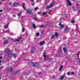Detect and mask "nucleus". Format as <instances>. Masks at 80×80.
I'll use <instances>...</instances> for the list:
<instances>
[{
	"mask_svg": "<svg viewBox=\"0 0 80 80\" xmlns=\"http://www.w3.org/2000/svg\"><path fill=\"white\" fill-rule=\"evenodd\" d=\"M52 12V11L51 10H48L47 11V13H50Z\"/></svg>",
	"mask_w": 80,
	"mask_h": 80,
	"instance_id": "obj_24",
	"label": "nucleus"
},
{
	"mask_svg": "<svg viewBox=\"0 0 80 80\" xmlns=\"http://www.w3.org/2000/svg\"><path fill=\"white\" fill-rule=\"evenodd\" d=\"M0 55H1V54H0Z\"/></svg>",
	"mask_w": 80,
	"mask_h": 80,
	"instance_id": "obj_53",
	"label": "nucleus"
},
{
	"mask_svg": "<svg viewBox=\"0 0 80 80\" xmlns=\"http://www.w3.org/2000/svg\"><path fill=\"white\" fill-rule=\"evenodd\" d=\"M13 71V68H8L7 69V72H12Z\"/></svg>",
	"mask_w": 80,
	"mask_h": 80,
	"instance_id": "obj_5",
	"label": "nucleus"
},
{
	"mask_svg": "<svg viewBox=\"0 0 80 80\" xmlns=\"http://www.w3.org/2000/svg\"><path fill=\"white\" fill-rule=\"evenodd\" d=\"M54 37H55V36H54V35H52V36L51 37V40H52V39H53V38H54Z\"/></svg>",
	"mask_w": 80,
	"mask_h": 80,
	"instance_id": "obj_22",
	"label": "nucleus"
},
{
	"mask_svg": "<svg viewBox=\"0 0 80 80\" xmlns=\"http://www.w3.org/2000/svg\"><path fill=\"white\" fill-rule=\"evenodd\" d=\"M41 13H42V12H38V14H39V15H40V14H41Z\"/></svg>",
	"mask_w": 80,
	"mask_h": 80,
	"instance_id": "obj_38",
	"label": "nucleus"
},
{
	"mask_svg": "<svg viewBox=\"0 0 80 80\" xmlns=\"http://www.w3.org/2000/svg\"><path fill=\"white\" fill-rule=\"evenodd\" d=\"M26 11L30 15L33 14V12H32V9H28L26 10Z\"/></svg>",
	"mask_w": 80,
	"mask_h": 80,
	"instance_id": "obj_3",
	"label": "nucleus"
},
{
	"mask_svg": "<svg viewBox=\"0 0 80 80\" xmlns=\"http://www.w3.org/2000/svg\"><path fill=\"white\" fill-rule=\"evenodd\" d=\"M64 27H65V25H64V24H62L61 25V26H60V27L59 28L60 30H62V29H63Z\"/></svg>",
	"mask_w": 80,
	"mask_h": 80,
	"instance_id": "obj_6",
	"label": "nucleus"
},
{
	"mask_svg": "<svg viewBox=\"0 0 80 80\" xmlns=\"http://www.w3.org/2000/svg\"><path fill=\"white\" fill-rule=\"evenodd\" d=\"M44 25L43 24H42L40 26V27L41 28H43V27Z\"/></svg>",
	"mask_w": 80,
	"mask_h": 80,
	"instance_id": "obj_32",
	"label": "nucleus"
},
{
	"mask_svg": "<svg viewBox=\"0 0 80 80\" xmlns=\"http://www.w3.org/2000/svg\"><path fill=\"white\" fill-rule=\"evenodd\" d=\"M36 36L37 37H38L39 36H40V33L39 32H37L36 33Z\"/></svg>",
	"mask_w": 80,
	"mask_h": 80,
	"instance_id": "obj_14",
	"label": "nucleus"
},
{
	"mask_svg": "<svg viewBox=\"0 0 80 80\" xmlns=\"http://www.w3.org/2000/svg\"><path fill=\"white\" fill-rule=\"evenodd\" d=\"M46 14H47V13L43 12L42 13V16H44V15H45Z\"/></svg>",
	"mask_w": 80,
	"mask_h": 80,
	"instance_id": "obj_18",
	"label": "nucleus"
},
{
	"mask_svg": "<svg viewBox=\"0 0 80 80\" xmlns=\"http://www.w3.org/2000/svg\"><path fill=\"white\" fill-rule=\"evenodd\" d=\"M32 5V6H33L34 5V4L33 3H31Z\"/></svg>",
	"mask_w": 80,
	"mask_h": 80,
	"instance_id": "obj_41",
	"label": "nucleus"
},
{
	"mask_svg": "<svg viewBox=\"0 0 80 80\" xmlns=\"http://www.w3.org/2000/svg\"><path fill=\"white\" fill-rule=\"evenodd\" d=\"M71 22L72 23H75V21H74V20H72L71 21Z\"/></svg>",
	"mask_w": 80,
	"mask_h": 80,
	"instance_id": "obj_26",
	"label": "nucleus"
},
{
	"mask_svg": "<svg viewBox=\"0 0 80 80\" xmlns=\"http://www.w3.org/2000/svg\"><path fill=\"white\" fill-rule=\"evenodd\" d=\"M20 72V71L19 70L17 72H16L15 73H16V74H17H17H18L19 73V72Z\"/></svg>",
	"mask_w": 80,
	"mask_h": 80,
	"instance_id": "obj_31",
	"label": "nucleus"
},
{
	"mask_svg": "<svg viewBox=\"0 0 80 80\" xmlns=\"http://www.w3.org/2000/svg\"><path fill=\"white\" fill-rule=\"evenodd\" d=\"M8 41L7 40H6L3 42V45H7V44H8Z\"/></svg>",
	"mask_w": 80,
	"mask_h": 80,
	"instance_id": "obj_7",
	"label": "nucleus"
},
{
	"mask_svg": "<svg viewBox=\"0 0 80 80\" xmlns=\"http://www.w3.org/2000/svg\"><path fill=\"white\" fill-rule=\"evenodd\" d=\"M11 40H12V39H11Z\"/></svg>",
	"mask_w": 80,
	"mask_h": 80,
	"instance_id": "obj_52",
	"label": "nucleus"
},
{
	"mask_svg": "<svg viewBox=\"0 0 80 80\" xmlns=\"http://www.w3.org/2000/svg\"><path fill=\"white\" fill-rule=\"evenodd\" d=\"M77 61L78 62H80V59L79 58H78Z\"/></svg>",
	"mask_w": 80,
	"mask_h": 80,
	"instance_id": "obj_27",
	"label": "nucleus"
},
{
	"mask_svg": "<svg viewBox=\"0 0 80 80\" xmlns=\"http://www.w3.org/2000/svg\"><path fill=\"white\" fill-rule=\"evenodd\" d=\"M67 74V75H70V72H68Z\"/></svg>",
	"mask_w": 80,
	"mask_h": 80,
	"instance_id": "obj_33",
	"label": "nucleus"
},
{
	"mask_svg": "<svg viewBox=\"0 0 80 80\" xmlns=\"http://www.w3.org/2000/svg\"><path fill=\"white\" fill-rule=\"evenodd\" d=\"M8 25L7 24L6 26H4V28L6 29L7 28V27H8Z\"/></svg>",
	"mask_w": 80,
	"mask_h": 80,
	"instance_id": "obj_25",
	"label": "nucleus"
},
{
	"mask_svg": "<svg viewBox=\"0 0 80 80\" xmlns=\"http://www.w3.org/2000/svg\"><path fill=\"white\" fill-rule=\"evenodd\" d=\"M2 58H3V57H2V56L0 57V60H2Z\"/></svg>",
	"mask_w": 80,
	"mask_h": 80,
	"instance_id": "obj_34",
	"label": "nucleus"
},
{
	"mask_svg": "<svg viewBox=\"0 0 80 80\" xmlns=\"http://www.w3.org/2000/svg\"><path fill=\"white\" fill-rule=\"evenodd\" d=\"M80 54V52H79L78 53V58H79V55Z\"/></svg>",
	"mask_w": 80,
	"mask_h": 80,
	"instance_id": "obj_23",
	"label": "nucleus"
},
{
	"mask_svg": "<svg viewBox=\"0 0 80 80\" xmlns=\"http://www.w3.org/2000/svg\"><path fill=\"white\" fill-rule=\"evenodd\" d=\"M68 4V6H71L72 5V3L69 0H66Z\"/></svg>",
	"mask_w": 80,
	"mask_h": 80,
	"instance_id": "obj_8",
	"label": "nucleus"
},
{
	"mask_svg": "<svg viewBox=\"0 0 80 80\" xmlns=\"http://www.w3.org/2000/svg\"><path fill=\"white\" fill-rule=\"evenodd\" d=\"M2 0V1H5V0L6 1L7 0Z\"/></svg>",
	"mask_w": 80,
	"mask_h": 80,
	"instance_id": "obj_47",
	"label": "nucleus"
},
{
	"mask_svg": "<svg viewBox=\"0 0 80 80\" xmlns=\"http://www.w3.org/2000/svg\"><path fill=\"white\" fill-rule=\"evenodd\" d=\"M63 68V65H62L61 66H60L59 69V71H60Z\"/></svg>",
	"mask_w": 80,
	"mask_h": 80,
	"instance_id": "obj_15",
	"label": "nucleus"
},
{
	"mask_svg": "<svg viewBox=\"0 0 80 80\" xmlns=\"http://www.w3.org/2000/svg\"><path fill=\"white\" fill-rule=\"evenodd\" d=\"M43 57H44V58H46V57H47V55H45V54H44Z\"/></svg>",
	"mask_w": 80,
	"mask_h": 80,
	"instance_id": "obj_30",
	"label": "nucleus"
},
{
	"mask_svg": "<svg viewBox=\"0 0 80 80\" xmlns=\"http://www.w3.org/2000/svg\"><path fill=\"white\" fill-rule=\"evenodd\" d=\"M74 52H73L74 53Z\"/></svg>",
	"mask_w": 80,
	"mask_h": 80,
	"instance_id": "obj_51",
	"label": "nucleus"
},
{
	"mask_svg": "<svg viewBox=\"0 0 80 80\" xmlns=\"http://www.w3.org/2000/svg\"><path fill=\"white\" fill-rule=\"evenodd\" d=\"M68 28H68V27H66L64 28V30L65 31H67V30H68Z\"/></svg>",
	"mask_w": 80,
	"mask_h": 80,
	"instance_id": "obj_16",
	"label": "nucleus"
},
{
	"mask_svg": "<svg viewBox=\"0 0 80 80\" xmlns=\"http://www.w3.org/2000/svg\"><path fill=\"white\" fill-rule=\"evenodd\" d=\"M21 14H22L21 12H19L18 14V17L20 16V15H21Z\"/></svg>",
	"mask_w": 80,
	"mask_h": 80,
	"instance_id": "obj_17",
	"label": "nucleus"
},
{
	"mask_svg": "<svg viewBox=\"0 0 80 80\" xmlns=\"http://www.w3.org/2000/svg\"><path fill=\"white\" fill-rule=\"evenodd\" d=\"M2 78V76H0V78Z\"/></svg>",
	"mask_w": 80,
	"mask_h": 80,
	"instance_id": "obj_48",
	"label": "nucleus"
},
{
	"mask_svg": "<svg viewBox=\"0 0 80 80\" xmlns=\"http://www.w3.org/2000/svg\"><path fill=\"white\" fill-rule=\"evenodd\" d=\"M28 63H31V65L32 67H36L37 66H39V64L38 63H33V62H28Z\"/></svg>",
	"mask_w": 80,
	"mask_h": 80,
	"instance_id": "obj_2",
	"label": "nucleus"
},
{
	"mask_svg": "<svg viewBox=\"0 0 80 80\" xmlns=\"http://www.w3.org/2000/svg\"><path fill=\"white\" fill-rule=\"evenodd\" d=\"M38 7L35 8H34V10H35V11L37 10H38Z\"/></svg>",
	"mask_w": 80,
	"mask_h": 80,
	"instance_id": "obj_28",
	"label": "nucleus"
},
{
	"mask_svg": "<svg viewBox=\"0 0 80 80\" xmlns=\"http://www.w3.org/2000/svg\"><path fill=\"white\" fill-rule=\"evenodd\" d=\"M3 12V10L2 9L0 10V12Z\"/></svg>",
	"mask_w": 80,
	"mask_h": 80,
	"instance_id": "obj_39",
	"label": "nucleus"
},
{
	"mask_svg": "<svg viewBox=\"0 0 80 80\" xmlns=\"http://www.w3.org/2000/svg\"><path fill=\"white\" fill-rule=\"evenodd\" d=\"M19 5V3H18L17 2H14V3H13V5H14V6H18Z\"/></svg>",
	"mask_w": 80,
	"mask_h": 80,
	"instance_id": "obj_10",
	"label": "nucleus"
},
{
	"mask_svg": "<svg viewBox=\"0 0 80 80\" xmlns=\"http://www.w3.org/2000/svg\"><path fill=\"white\" fill-rule=\"evenodd\" d=\"M42 74V72H40L39 73H38V75H41Z\"/></svg>",
	"mask_w": 80,
	"mask_h": 80,
	"instance_id": "obj_37",
	"label": "nucleus"
},
{
	"mask_svg": "<svg viewBox=\"0 0 80 80\" xmlns=\"http://www.w3.org/2000/svg\"><path fill=\"white\" fill-rule=\"evenodd\" d=\"M63 51L64 52V53H65L66 52H67V48H63Z\"/></svg>",
	"mask_w": 80,
	"mask_h": 80,
	"instance_id": "obj_11",
	"label": "nucleus"
},
{
	"mask_svg": "<svg viewBox=\"0 0 80 80\" xmlns=\"http://www.w3.org/2000/svg\"><path fill=\"white\" fill-rule=\"evenodd\" d=\"M7 52L8 53V57H9L10 58H11L12 57H13L14 58H16L17 57V54H13V52L10 50H8L7 51Z\"/></svg>",
	"mask_w": 80,
	"mask_h": 80,
	"instance_id": "obj_1",
	"label": "nucleus"
},
{
	"mask_svg": "<svg viewBox=\"0 0 80 80\" xmlns=\"http://www.w3.org/2000/svg\"><path fill=\"white\" fill-rule=\"evenodd\" d=\"M36 27V26H35V24H32V27L33 28H35Z\"/></svg>",
	"mask_w": 80,
	"mask_h": 80,
	"instance_id": "obj_19",
	"label": "nucleus"
},
{
	"mask_svg": "<svg viewBox=\"0 0 80 80\" xmlns=\"http://www.w3.org/2000/svg\"><path fill=\"white\" fill-rule=\"evenodd\" d=\"M44 43L45 42H44V41L41 42H40V45H43Z\"/></svg>",
	"mask_w": 80,
	"mask_h": 80,
	"instance_id": "obj_13",
	"label": "nucleus"
},
{
	"mask_svg": "<svg viewBox=\"0 0 80 80\" xmlns=\"http://www.w3.org/2000/svg\"><path fill=\"white\" fill-rule=\"evenodd\" d=\"M63 78H64V77L62 76L60 77V80H63Z\"/></svg>",
	"mask_w": 80,
	"mask_h": 80,
	"instance_id": "obj_21",
	"label": "nucleus"
},
{
	"mask_svg": "<svg viewBox=\"0 0 80 80\" xmlns=\"http://www.w3.org/2000/svg\"><path fill=\"white\" fill-rule=\"evenodd\" d=\"M55 36L56 37H57L58 36V34L57 33V32L55 33Z\"/></svg>",
	"mask_w": 80,
	"mask_h": 80,
	"instance_id": "obj_20",
	"label": "nucleus"
},
{
	"mask_svg": "<svg viewBox=\"0 0 80 80\" xmlns=\"http://www.w3.org/2000/svg\"><path fill=\"white\" fill-rule=\"evenodd\" d=\"M22 7L23 8H24V10H25V6H24V5H23Z\"/></svg>",
	"mask_w": 80,
	"mask_h": 80,
	"instance_id": "obj_35",
	"label": "nucleus"
},
{
	"mask_svg": "<svg viewBox=\"0 0 80 80\" xmlns=\"http://www.w3.org/2000/svg\"><path fill=\"white\" fill-rule=\"evenodd\" d=\"M62 76H63V77H65V75H62Z\"/></svg>",
	"mask_w": 80,
	"mask_h": 80,
	"instance_id": "obj_46",
	"label": "nucleus"
},
{
	"mask_svg": "<svg viewBox=\"0 0 80 80\" xmlns=\"http://www.w3.org/2000/svg\"><path fill=\"white\" fill-rule=\"evenodd\" d=\"M53 3H52L50 6H48L47 7H46V8L47 9H49V8H52V7H53Z\"/></svg>",
	"mask_w": 80,
	"mask_h": 80,
	"instance_id": "obj_4",
	"label": "nucleus"
},
{
	"mask_svg": "<svg viewBox=\"0 0 80 80\" xmlns=\"http://www.w3.org/2000/svg\"><path fill=\"white\" fill-rule=\"evenodd\" d=\"M24 30H25V28H24V27H23L22 30V32H24Z\"/></svg>",
	"mask_w": 80,
	"mask_h": 80,
	"instance_id": "obj_29",
	"label": "nucleus"
},
{
	"mask_svg": "<svg viewBox=\"0 0 80 80\" xmlns=\"http://www.w3.org/2000/svg\"><path fill=\"white\" fill-rule=\"evenodd\" d=\"M22 25V27H23V25Z\"/></svg>",
	"mask_w": 80,
	"mask_h": 80,
	"instance_id": "obj_50",
	"label": "nucleus"
},
{
	"mask_svg": "<svg viewBox=\"0 0 80 80\" xmlns=\"http://www.w3.org/2000/svg\"><path fill=\"white\" fill-rule=\"evenodd\" d=\"M1 1H0V5H1Z\"/></svg>",
	"mask_w": 80,
	"mask_h": 80,
	"instance_id": "obj_45",
	"label": "nucleus"
},
{
	"mask_svg": "<svg viewBox=\"0 0 80 80\" xmlns=\"http://www.w3.org/2000/svg\"><path fill=\"white\" fill-rule=\"evenodd\" d=\"M31 1H32V2H33V1H34V0H31Z\"/></svg>",
	"mask_w": 80,
	"mask_h": 80,
	"instance_id": "obj_44",
	"label": "nucleus"
},
{
	"mask_svg": "<svg viewBox=\"0 0 80 80\" xmlns=\"http://www.w3.org/2000/svg\"><path fill=\"white\" fill-rule=\"evenodd\" d=\"M2 60H0V63H2Z\"/></svg>",
	"mask_w": 80,
	"mask_h": 80,
	"instance_id": "obj_43",
	"label": "nucleus"
},
{
	"mask_svg": "<svg viewBox=\"0 0 80 80\" xmlns=\"http://www.w3.org/2000/svg\"><path fill=\"white\" fill-rule=\"evenodd\" d=\"M71 74H72H72H74V72H72L71 73Z\"/></svg>",
	"mask_w": 80,
	"mask_h": 80,
	"instance_id": "obj_42",
	"label": "nucleus"
},
{
	"mask_svg": "<svg viewBox=\"0 0 80 80\" xmlns=\"http://www.w3.org/2000/svg\"><path fill=\"white\" fill-rule=\"evenodd\" d=\"M35 20H36V21H37V19H35Z\"/></svg>",
	"mask_w": 80,
	"mask_h": 80,
	"instance_id": "obj_49",
	"label": "nucleus"
},
{
	"mask_svg": "<svg viewBox=\"0 0 80 80\" xmlns=\"http://www.w3.org/2000/svg\"><path fill=\"white\" fill-rule=\"evenodd\" d=\"M62 24H61V22H59V26H61V25H62Z\"/></svg>",
	"mask_w": 80,
	"mask_h": 80,
	"instance_id": "obj_36",
	"label": "nucleus"
},
{
	"mask_svg": "<svg viewBox=\"0 0 80 80\" xmlns=\"http://www.w3.org/2000/svg\"><path fill=\"white\" fill-rule=\"evenodd\" d=\"M34 48H33V47L31 48V53H34V52H35V51L33 50Z\"/></svg>",
	"mask_w": 80,
	"mask_h": 80,
	"instance_id": "obj_9",
	"label": "nucleus"
},
{
	"mask_svg": "<svg viewBox=\"0 0 80 80\" xmlns=\"http://www.w3.org/2000/svg\"><path fill=\"white\" fill-rule=\"evenodd\" d=\"M20 39H22V38H20L18 39L15 40L14 42H20Z\"/></svg>",
	"mask_w": 80,
	"mask_h": 80,
	"instance_id": "obj_12",
	"label": "nucleus"
},
{
	"mask_svg": "<svg viewBox=\"0 0 80 80\" xmlns=\"http://www.w3.org/2000/svg\"><path fill=\"white\" fill-rule=\"evenodd\" d=\"M11 4H12V2H10L9 4V5H10Z\"/></svg>",
	"mask_w": 80,
	"mask_h": 80,
	"instance_id": "obj_40",
	"label": "nucleus"
}]
</instances>
